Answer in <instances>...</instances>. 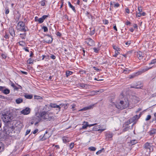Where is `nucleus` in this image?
Wrapping results in <instances>:
<instances>
[{
    "instance_id": "nucleus-1",
    "label": "nucleus",
    "mask_w": 156,
    "mask_h": 156,
    "mask_svg": "<svg viewBox=\"0 0 156 156\" xmlns=\"http://www.w3.org/2000/svg\"><path fill=\"white\" fill-rule=\"evenodd\" d=\"M2 119L5 123H9L11 120H13V114L8 112L2 114Z\"/></svg>"
},
{
    "instance_id": "nucleus-2",
    "label": "nucleus",
    "mask_w": 156,
    "mask_h": 156,
    "mask_svg": "<svg viewBox=\"0 0 156 156\" xmlns=\"http://www.w3.org/2000/svg\"><path fill=\"white\" fill-rule=\"evenodd\" d=\"M129 105V102L127 98L124 101H120L119 104L116 105V107L119 109H123L128 107Z\"/></svg>"
},
{
    "instance_id": "nucleus-3",
    "label": "nucleus",
    "mask_w": 156,
    "mask_h": 156,
    "mask_svg": "<svg viewBox=\"0 0 156 156\" xmlns=\"http://www.w3.org/2000/svg\"><path fill=\"white\" fill-rule=\"evenodd\" d=\"M40 119H42L47 121H50L52 119H54L53 116H51V114H48L47 112L42 111L39 114Z\"/></svg>"
},
{
    "instance_id": "nucleus-4",
    "label": "nucleus",
    "mask_w": 156,
    "mask_h": 156,
    "mask_svg": "<svg viewBox=\"0 0 156 156\" xmlns=\"http://www.w3.org/2000/svg\"><path fill=\"white\" fill-rule=\"evenodd\" d=\"M16 29L20 31L26 32L28 30L27 27L25 26V23L23 21H19L17 25Z\"/></svg>"
},
{
    "instance_id": "nucleus-5",
    "label": "nucleus",
    "mask_w": 156,
    "mask_h": 156,
    "mask_svg": "<svg viewBox=\"0 0 156 156\" xmlns=\"http://www.w3.org/2000/svg\"><path fill=\"white\" fill-rule=\"evenodd\" d=\"M151 68H148L147 66L145 68L143 69L140 72H136L135 73L132 75H130L129 76V78L130 79H132L134 78L135 76L141 74L142 73H144L147 71L149 69H150Z\"/></svg>"
},
{
    "instance_id": "nucleus-6",
    "label": "nucleus",
    "mask_w": 156,
    "mask_h": 156,
    "mask_svg": "<svg viewBox=\"0 0 156 156\" xmlns=\"http://www.w3.org/2000/svg\"><path fill=\"white\" fill-rule=\"evenodd\" d=\"M4 130L6 133L7 134L9 135L13 131V126L11 124L9 126L6 125L5 128Z\"/></svg>"
},
{
    "instance_id": "nucleus-7",
    "label": "nucleus",
    "mask_w": 156,
    "mask_h": 156,
    "mask_svg": "<svg viewBox=\"0 0 156 156\" xmlns=\"http://www.w3.org/2000/svg\"><path fill=\"white\" fill-rule=\"evenodd\" d=\"M105 136L106 139H107L108 140H112L113 134L112 132L107 131L105 132Z\"/></svg>"
},
{
    "instance_id": "nucleus-8",
    "label": "nucleus",
    "mask_w": 156,
    "mask_h": 156,
    "mask_svg": "<svg viewBox=\"0 0 156 156\" xmlns=\"http://www.w3.org/2000/svg\"><path fill=\"white\" fill-rule=\"evenodd\" d=\"M52 37L50 35L47 34L45 35L44 40L45 42L48 44H51L52 42Z\"/></svg>"
},
{
    "instance_id": "nucleus-9",
    "label": "nucleus",
    "mask_w": 156,
    "mask_h": 156,
    "mask_svg": "<svg viewBox=\"0 0 156 156\" xmlns=\"http://www.w3.org/2000/svg\"><path fill=\"white\" fill-rule=\"evenodd\" d=\"M144 147L145 149H149L150 152H152L153 150V146L150 145V143L148 142L145 143L144 145Z\"/></svg>"
},
{
    "instance_id": "nucleus-10",
    "label": "nucleus",
    "mask_w": 156,
    "mask_h": 156,
    "mask_svg": "<svg viewBox=\"0 0 156 156\" xmlns=\"http://www.w3.org/2000/svg\"><path fill=\"white\" fill-rule=\"evenodd\" d=\"M138 115H136L133 117L130 118L127 122V124L129 125V124L136 121L138 119Z\"/></svg>"
},
{
    "instance_id": "nucleus-11",
    "label": "nucleus",
    "mask_w": 156,
    "mask_h": 156,
    "mask_svg": "<svg viewBox=\"0 0 156 156\" xmlns=\"http://www.w3.org/2000/svg\"><path fill=\"white\" fill-rule=\"evenodd\" d=\"M105 128L103 129H101L103 128L100 125L96 126L94 127V129L96 131H100L101 132L104 131L106 129V126H105Z\"/></svg>"
},
{
    "instance_id": "nucleus-12",
    "label": "nucleus",
    "mask_w": 156,
    "mask_h": 156,
    "mask_svg": "<svg viewBox=\"0 0 156 156\" xmlns=\"http://www.w3.org/2000/svg\"><path fill=\"white\" fill-rule=\"evenodd\" d=\"M136 89H142L143 87V83L140 81H138L135 84Z\"/></svg>"
},
{
    "instance_id": "nucleus-13",
    "label": "nucleus",
    "mask_w": 156,
    "mask_h": 156,
    "mask_svg": "<svg viewBox=\"0 0 156 156\" xmlns=\"http://www.w3.org/2000/svg\"><path fill=\"white\" fill-rule=\"evenodd\" d=\"M30 109L29 108H26L25 109L21 111L22 114L26 115L28 114L30 112Z\"/></svg>"
},
{
    "instance_id": "nucleus-14",
    "label": "nucleus",
    "mask_w": 156,
    "mask_h": 156,
    "mask_svg": "<svg viewBox=\"0 0 156 156\" xmlns=\"http://www.w3.org/2000/svg\"><path fill=\"white\" fill-rule=\"evenodd\" d=\"M135 55L136 57L139 59H143V54L142 52L139 51L135 52Z\"/></svg>"
},
{
    "instance_id": "nucleus-15",
    "label": "nucleus",
    "mask_w": 156,
    "mask_h": 156,
    "mask_svg": "<svg viewBox=\"0 0 156 156\" xmlns=\"http://www.w3.org/2000/svg\"><path fill=\"white\" fill-rule=\"evenodd\" d=\"M61 105H57L55 104L50 103V104L49 106L52 108H56L58 109L59 111H60L61 108L60 107V106Z\"/></svg>"
},
{
    "instance_id": "nucleus-16",
    "label": "nucleus",
    "mask_w": 156,
    "mask_h": 156,
    "mask_svg": "<svg viewBox=\"0 0 156 156\" xmlns=\"http://www.w3.org/2000/svg\"><path fill=\"white\" fill-rule=\"evenodd\" d=\"M9 32L10 35L13 37L15 36V32L13 27H10L9 29Z\"/></svg>"
},
{
    "instance_id": "nucleus-17",
    "label": "nucleus",
    "mask_w": 156,
    "mask_h": 156,
    "mask_svg": "<svg viewBox=\"0 0 156 156\" xmlns=\"http://www.w3.org/2000/svg\"><path fill=\"white\" fill-rule=\"evenodd\" d=\"M87 44L90 46H92L94 45V41L90 38L87 39Z\"/></svg>"
},
{
    "instance_id": "nucleus-18",
    "label": "nucleus",
    "mask_w": 156,
    "mask_h": 156,
    "mask_svg": "<svg viewBox=\"0 0 156 156\" xmlns=\"http://www.w3.org/2000/svg\"><path fill=\"white\" fill-rule=\"evenodd\" d=\"M36 119H37L38 120L36 122H35L34 125H36L41 120V119H40V117H39L38 116H36V117H34L33 119V120H36Z\"/></svg>"
},
{
    "instance_id": "nucleus-19",
    "label": "nucleus",
    "mask_w": 156,
    "mask_h": 156,
    "mask_svg": "<svg viewBox=\"0 0 156 156\" xmlns=\"http://www.w3.org/2000/svg\"><path fill=\"white\" fill-rule=\"evenodd\" d=\"M62 140L63 142L65 143L69 142V141L68 137L65 136H64L62 137Z\"/></svg>"
},
{
    "instance_id": "nucleus-20",
    "label": "nucleus",
    "mask_w": 156,
    "mask_h": 156,
    "mask_svg": "<svg viewBox=\"0 0 156 156\" xmlns=\"http://www.w3.org/2000/svg\"><path fill=\"white\" fill-rule=\"evenodd\" d=\"M23 100L22 98H18L16 100V102L17 104H19L22 102Z\"/></svg>"
},
{
    "instance_id": "nucleus-21",
    "label": "nucleus",
    "mask_w": 156,
    "mask_h": 156,
    "mask_svg": "<svg viewBox=\"0 0 156 156\" xmlns=\"http://www.w3.org/2000/svg\"><path fill=\"white\" fill-rule=\"evenodd\" d=\"M80 87L83 88H85L86 89L89 86V85L87 84H85L84 83H81L80 84Z\"/></svg>"
},
{
    "instance_id": "nucleus-22",
    "label": "nucleus",
    "mask_w": 156,
    "mask_h": 156,
    "mask_svg": "<svg viewBox=\"0 0 156 156\" xmlns=\"http://www.w3.org/2000/svg\"><path fill=\"white\" fill-rule=\"evenodd\" d=\"M156 133V129H153L150 131V135L152 136L153 134Z\"/></svg>"
},
{
    "instance_id": "nucleus-23",
    "label": "nucleus",
    "mask_w": 156,
    "mask_h": 156,
    "mask_svg": "<svg viewBox=\"0 0 156 156\" xmlns=\"http://www.w3.org/2000/svg\"><path fill=\"white\" fill-rule=\"evenodd\" d=\"M68 3L69 7L71 8L75 12H76V11L75 9V7L72 5L71 3L69 2Z\"/></svg>"
},
{
    "instance_id": "nucleus-24",
    "label": "nucleus",
    "mask_w": 156,
    "mask_h": 156,
    "mask_svg": "<svg viewBox=\"0 0 156 156\" xmlns=\"http://www.w3.org/2000/svg\"><path fill=\"white\" fill-rule=\"evenodd\" d=\"M3 93L5 94H9L10 92V90L8 89H4Z\"/></svg>"
},
{
    "instance_id": "nucleus-25",
    "label": "nucleus",
    "mask_w": 156,
    "mask_h": 156,
    "mask_svg": "<svg viewBox=\"0 0 156 156\" xmlns=\"http://www.w3.org/2000/svg\"><path fill=\"white\" fill-rule=\"evenodd\" d=\"M25 97L27 99H31L33 98V95H32L26 94L24 95Z\"/></svg>"
},
{
    "instance_id": "nucleus-26",
    "label": "nucleus",
    "mask_w": 156,
    "mask_h": 156,
    "mask_svg": "<svg viewBox=\"0 0 156 156\" xmlns=\"http://www.w3.org/2000/svg\"><path fill=\"white\" fill-rule=\"evenodd\" d=\"M73 72L69 71H67L66 72V77H68L73 74Z\"/></svg>"
},
{
    "instance_id": "nucleus-27",
    "label": "nucleus",
    "mask_w": 156,
    "mask_h": 156,
    "mask_svg": "<svg viewBox=\"0 0 156 156\" xmlns=\"http://www.w3.org/2000/svg\"><path fill=\"white\" fill-rule=\"evenodd\" d=\"M89 150L90 151H94L96 150V148L93 147H90L88 148Z\"/></svg>"
},
{
    "instance_id": "nucleus-28",
    "label": "nucleus",
    "mask_w": 156,
    "mask_h": 156,
    "mask_svg": "<svg viewBox=\"0 0 156 156\" xmlns=\"http://www.w3.org/2000/svg\"><path fill=\"white\" fill-rule=\"evenodd\" d=\"M130 143H131L132 145H134L137 143V140H132L130 141Z\"/></svg>"
},
{
    "instance_id": "nucleus-29",
    "label": "nucleus",
    "mask_w": 156,
    "mask_h": 156,
    "mask_svg": "<svg viewBox=\"0 0 156 156\" xmlns=\"http://www.w3.org/2000/svg\"><path fill=\"white\" fill-rule=\"evenodd\" d=\"M84 122L86 123V124L83 126L82 128L83 129H85L88 126H89V125L88 124L87 122Z\"/></svg>"
},
{
    "instance_id": "nucleus-30",
    "label": "nucleus",
    "mask_w": 156,
    "mask_h": 156,
    "mask_svg": "<svg viewBox=\"0 0 156 156\" xmlns=\"http://www.w3.org/2000/svg\"><path fill=\"white\" fill-rule=\"evenodd\" d=\"M42 29L44 30V32H46L48 31V28L44 26L42 27Z\"/></svg>"
},
{
    "instance_id": "nucleus-31",
    "label": "nucleus",
    "mask_w": 156,
    "mask_h": 156,
    "mask_svg": "<svg viewBox=\"0 0 156 156\" xmlns=\"http://www.w3.org/2000/svg\"><path fill=\"white\" fill-rule=\"evenodd\" d=\"M91 107L89 106L88 107H86L83 108V109L81 110V111L86 110L88 109H89L91 108Z\"/></svg>"
},
{
    "instance_id": "nucleus-32",
    "label": "nucleus",
    "mask_w": 156,
    "mask_h": 156,
    "mask_svg": "<svg viewBox=\"0 0 156 156\" xmlns=\"http://www.w3.org/2000/svg\"><path fill=\"white\" fill-rule=\"evenodd\" d=\"M20 45L21 46H24L25 44V42L23 41H20L19 42Z\"/></svg>"
},
{
    "instance_id": "nucleus-33",
    "label": "nucleus",
    "mask_w": 156,
    "mask_h": 156,
    "mask_svg": "<svg viewBox=\"0 0 156 156\" xmlns=\"http://www.w3.org/2000/svg\"><path fill=\"white\" fill-rule=\"evenodd\" d=\"M33 62V61L30 58H29L27 61V62L29 64L32 63Z\"/></svg>"
},
{
    "instance_id": "nucleus-34",
    "label": "nucleus",
    "mask_w": 156,
    "mask_h": 156,
    "mask_svg": "<svg viewBox=\"0 0 156 156\" xmlns=\"http://www.w3.org/2000/svg\"><path fill=\"white\" fill-rule=\"evenodd\" d=\"M18 86H19V87H17L16 86L15 87H14V90H19V89H20V88L21 89H22V87L19 85H18Z\"/></svg>"
},
{
    "instance_id": "nucleus-35",
    "label": "nucleus",
    "mask_w": 156,
    "mask_h": 156,
    "mask_svg": "<svg viewBox=\"0 0 156 156\" xmlns=\"http://www.w3.org/2000/svg\"><path fill=\"white\" fill-rule=\"evenodd\" d=\"M5 14L7 15L8 14L9 12V9L8 7H6L5 8Z\"/></svg>"
},
{
    "instance_id": "nucleus-36",
    "label": "nucleus",
    "mask_w": 156,
    "mask_h": 156,
    "mask_svg": "<svg viewBox=\"0 0 156 156\" xmlns=\"http://www.w3.org/2000/svg\"><path fill=\"white\" fill-rule=\"evenodd\" d=\"M93 50L94 51V52L95 53H98L99 49L98 48H93Z\"/></svg>"
},
{
    "instance_id": "nucleus-37",
    "label": "nucleus",
    "mask_w": 156,
    "mask_h": 156,
    "mask_svg": "<svg viewBox=\"0 0 156 156\" xmlns=\"http://www.w3.org/2000/svg\"><path fill=\"white\" fill-rule=\"evenodd\" d=\"M20 35H23V36H20V37L23 39H24L25 38V37L26 36V33H24V34H20Z\"/></svg>"
},
{
    "instance_id": "nucleus-38",
    "label": "nucleus",
    "mask_w": 156,
    "mask_h": 156,
    "mask_svg": "<svg viewBox=\"0 0 156 156\" xmlns=\"http://www.w3.org/2000/svg\"><path fill=\"white\" fill-rule=\"evenodd\" d=\"M151 118V115H148L147 116L145 120L146 121H147L149 120Z\"/></svg>"
},
{
    "instance_id": "nucleus-39",
    "label": "nucleus",
    "mask_w": 156,
    "mask_h": 156,
    "mask_svg": "<svg viewBox=\"0 0 156 156\" xmlns=\"http://www.w3.org/2000/svg\"><path fill=\"white\" fill-rule=\"evenodd\" d=\"M119 54V51H115V53L113 55V56L114 57H116Z\"/></svg>"
},
{
    "instance_id": "nucleus-40",
    "label": "nucleus",
    "mask_w": 156,
    "mask_h": 156,
    "mask_svg": "<svg viewBox=\"0 0 156 156\" xmlns=\"http://www.w3.org/2000/svg\"><path fill=\"white\" fill-rule=\"evenodd\" d=\"M4 37L5 39H9V34H7V33H5V35L4 36Z\"/></svg>"
},
{
    "instance_id": "nucleus-41",
    "label": "nucleus",
    "mask_w": 156,
    "mask_h": 156,
    "mask_svg": "<svg viewBox=\"0 0 156 156\" xmlns=\"http://www.w3.org/2000/svg\"><path fill=\"white\" fill-rule=\"evenodd\" d=\"M104 150V148H103L101 150H100L98 151L97 152L96 154L97 155H98L100 153H101L102 152V151Z\"/></svg>"
},
{
    "instance_id": "nucleus-42",
    "label": "nucleus",
    "mask_w": 156,
    "mask_h": 156,
    "mask_svg": "<svg viewBox=\"0 0 156 156\" xmlns=\"http://www.w3.org/2000/svg\"><path fill=\"white\" fill-rule=\"evenodd\" d=\"M74 146V143H71L69 145V147L70 148V149H72L73 147Z\"/></svg>"
},
{
    "instance_id": "nucleus-43",
    "label": "nucleus",
    "mask_w": 156,
    "mask_h": 156,
    "mask_svg": "<svg viewBox=\"0 0 156 156\" xmlns=\"http://www.w3.org/2000/svg\"><path fill=\"white\" fill-rule=\"evenodd\" d=\"M114 7L115 8L118 7L119 6V4L118 3H114Z\"/></svg>"
},
{
    "instance_id": "nucleus-44",
    "label": "nucleus",
    "mask_w": 156,
    "mask_h": 156,
    "mask_svg": "<svg viewBox=\"0 0 156 156\" xmlns=\"http://www.w3.org/2000/svg\"><path fill=\"white\" fill-rule=\"evenodd\" d=\"M156 62V59H154L153 60H152L151 62L149 63V64H154V63Z\"/></svg>"
},
{
    "instance_id": "nucleus-45",
    "label": "nucleus",
    "mask_w": 156,
    "mask_h": 156,
    "mask_svg": "<svg viewBox=\"0 0 156 156\" xmlns=\"http://www.w3.org/2000/svg\"><path fill=\"white\" fill-rule=\"evenodd\" d=\"M64 0H61L60 1L61 4L60 7V9L62 8L63 5Z\"/></svg>"
},
{
    "instance_id": "nucleus-46",
    "label": "nucleus",
    "mask_w": 156,
    "mask_h": 156,
    "mask_svg": "<svg viewBox=\"0 0 156 156\" xmlns=\"http://www.w3.org/2000/svg\"><path fill=\"white\" fill-rule=\"evenodd\" d=\"M141 16H142L141 13L140 12H139L136 14V17H140Z\"/></svg>"
},
{
    "instance_id": "nucleus-47",
    "label": "nucleus",
    "mask_w": 156,
    "mask_h": 156,
    "mask_svg": "<svg viewBox=\"0 0 156 156\" xmlns=\"http://www.w3.org/2000/svg\"><path fill=\"white\" fill-rule=\"evenodd\" d=\"M43 21H44L41 18H39V20H38V22L39 23H43Z\"/></svg>"
},
{
    "instance_id": "nucleus-48",
    "label": "nucleus",
    "mask_w": 156,
    "mask_h": 156,
    "mask_svg": "<svg viewBox=\"0 0 156 156\" xmlns=\"http://www.w3.org/2000/svg\"><path fill=\"white\" fill-rule=\"evenodd\" d=\"M40 3L41 5L43 6H44L45 4V1L44 0L41 1Z\"/></svg>"
},
{
    "instance_id": "nucleus-49",
    "label": "nucleus",
    "mask_w": 156,
    "mask_h": 156,
    "mask_svg": "<svg viewBox=\"0 0 156 156\" xmlns=\"http://www.w3.org/2000/svg\"><path fill=\"white\" fill-rule=\"evenodd\" d=\"M48 15H44L41 18H42V20H44L47 17H48Z\"/></svg>"
},
{
    "instance_id": "nucleus-50",
    "label": "nucleus",
    "mask_w": 156,
    "mask_h": 156,
    "mask_svg": "<svg viewBox=\"0 0 156 156\" xmlns=\"http://www.w3.org/2000/svg\"><path fill=\"white\" fill-rule=\"evenodd\" d=\"M129 70H127L126 69H124L123 70V73H129Z\"/></svg>"
},
{
    "instance_id": "nucleus-51",
    "label": "nucleus",
    "mask_w": 156,
    "mask_h": 156,
    "mask_svg": "<svg viewBox=\"0 0 156 156\" xmlns=\"http://www.w3.org/2000/svg\"><path fill=\"white\" fill-rule=\"evenodd\" d=\"M30 129L27 130L26 131V133L25 134V136L29 134L30 133Z\"/></svg>"
},
{
    "instance_id": "nucleus-52",
    "label": "nucleus",
    "mask_w": 156,
    "mask_h": 156,
    "mask_svg": "<svg viewBox=\"0 0 156 156\" xmlns=\"http://www.w3.org/2000/svg\"><path fill=\"white\" fill-rule=\"evenodd\" d=\"M5 88L4 87L0 86V91L3 92L4 89Z\"/></svg>"
},
{
    "instance_id": "nucleus-53",
    "label": "nucleus",
    "mask_w": 156,
    "mask_h": 156,
    "mask_svg": "<svg viewBox=\"0 0 156 156\" xmlns=\"http://www.w3.org/2000/svg\"><path fill=\"white\" fill-rule=\"evenodd\" d=\"M131 41H128L125 43V44L126 46H128L130 44H131Z\"/></svg>"
},
{
    "instance_id": "nucleus-54",
    "label": "nucleus",
    "mask_w": 156,
    "mask_h": 156,
    "mask_svg": "<svg viewBox=\"0 0 156 156\" xmlns=\"http://www.w3.org/2000/svg\"><path fill=\"white\" fill-rule=\"evenodd\" d=\"M138 11L139 12H142V9L141 7H138Z\"/></svg>"
},
{
    "instance_id": "nucleus-55",
    "label": "nucleus",
    "mask_w": 156,
    "mask_h": 156,
    "mask_svg": "<svg viewBox=\"0 0 156 156\" xmlns=\"http://www.w3.org/2000/svg\"><path fill=\"white\" fill-rule=\"evenodd\" d=\"M47 138V137H45V134L44 135V136H43V137H42V138L41 139V140H45Z\"/></svg>"
},
{
    "instance_id": "nucleus-56",
    "label": "nucleus",
    "mask_w": 156,
    "mask_h": 156,
    "mask_svg": "<svg viewBox=\"0 0 156 156\" xmlns=\"http://www.w3.org/2000/svg\"><path fill=\"white\" fill-rule=\"evenodd\" d=\"M11 86L13 88H14V87H15L16 86L15 84L14 83H13V82H11Z\"/></svg>"
},
{
    "instance_id": "nucleus-57",
    "label": "nucleus",
    "mask_w": 156,
    "mask_h": 156,
    "mask_svg": "<svg viewBox=\"0 0 156 156\" xmlns=\"http://www.w3.org/2000/svg\"><path fill=\"white\" fill-rule=\"evenodd\" d=\"M1 56L3 58H5L6 57V55L3 54H2Z\"/></svg>"
},
{
    "instance_id": "nucleus-58",
    "label": "nucleus",
    "mask_w": 156,
    "mask_h": 156,
    "mask_svg": "<svg viewBox=\"0 0 156 156\" xmlns=\"http://www.w3.org/2000/svg\"><path fill=\"white\" fill-rule=\"evenodd\" d=\"M56 35L60 37L61 36V34L59 32H57Z\"/></svg>"
},
{
    "instance_id": "nucleus-59",
    "label": "nucleus",
    "mask_w": 156,
    "mask_h": 156,
    "mask_svg": "<svg viewBox=\"0 0 156 156\" xmlns=\"http://www.w3.org/2000/svg\"><path fill=\"white\" fill-rule=\"evenodd\" d=\"M51 58L53 59H55L56 58V57L54 55H52L51 56Z\"/></svg>"
},
{
    "instance_id": "nucleus-60",
    "label": "nucleus",
    "mask_w": 156,
    "mask_h": 156,
    "mask_svg": "<svg viewBox=\"0 0 156 156\" xmlns=\"http://www.w3.org/2000/svg\"><path fill=\"white\" fill-rule=\"evenodd\" d=\"M114 3H115L114 2H112V1L110 2V4L111 7H112V5L114 4Z\"/></svg>"
},
{
    "instance_id": "nucleus-61",
    "label": "nucleus",
    "mask_w": 156,
    "mask_h": 156,
    "mask_svg": "<svg viewBox=\"0 0 156 156\" xmlns=\"http://www.w3.org/2000/svg\"><path fill=\"white\" fill-rule=\"evenodd\" d=\"M38 131V129H36L33 132V133L34 134H35Z\"/></svg>"
},
{
    "instance_id": "nucleus-62",
    "label": "nucleus",
    "mask_w": 156,
    "mask_h": 156,
    "mask_svg": "<svg viewBox=\"0 0 156 156\" xmlns=\"http://www.w3.org/2000/svg\"><path fill=\"white\" fill-rule=\"evenodd\" d=\"M24 49L26 51H27V52H29V50L28 49V48L27 47H26V48H24Z\"/></svg>"
},
{
    "instance_id": "nucleus-63",
    "label": "nucleus",
    "mask_w": 156,
    "mask_h": 156,
    "mask_svg": "<svg viewBox=\"0 0 156 156\" xmlns=\"http://www.w3.org/2000/svg\"><path fill=\"white\" fill-rule=\"evenodd\" d=\"M94 30L90 32V35H92L94 34Z\"/></svg>"
},
{
    "instance_id": "nucleus-64",
    "label": "nucleus",
    "mask_w": 156,
    "mask_h": 156,
    "mask_svg": "<svg viewBox=\"0 0 156 156\" xmlns=\"http://www.w3.org/2000/svg\"><path fill=\"white\" fill-rule=\"evenodd\" d=\"M130 24V23L128 21H127L126 23V24L127 25H128Z\"/></svg>"
}]
</instances>
